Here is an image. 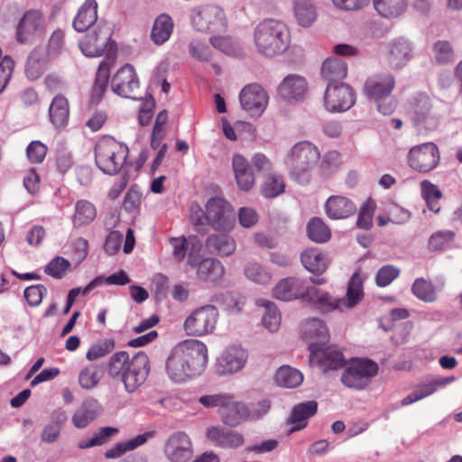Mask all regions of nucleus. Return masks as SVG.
<instances>
[{
  "label": "nucleus",
  "mask_w": 462,
  "mask_h": 462,
  "mask_svg": "<svg viewBox=\"0 0 462 462\" xmlns=\"http://www.w3.org/2000/svg\"><path fill=\"white\" fill-rule=\"evenodd\" d=\"M130 282V278L127 273L124 270H120L119 272L113 273L107 277L98 276L92 280L83 291V294H88L94 288L100 286L104 283L109 285H125Z\"/></svg>",
  "instance_id": "obj_51"
},
{
  "label": "nucleus",
  "mask_w": 462,
  "mask_h": 462,
  "mask_svg": "<svg viewBox=\"0 0 462 462\" xmlns=\"http://www.w3.org/2000/svg\"><path fill=\"white\" fill-rule=\"evenodd\" d=\"M378 373V365L369 359L353 360L345 369L341 382L348 388L363 390Z\"/></svg>",
  "instance_id": "obj_8"
},
{
  "label": "nucleus",
  "mask_w": 462,
  "mask_h": 462,
  "mask_svg": "<svg viewBox=\"0 0 462 462\" xmlns=\"http://www.w3.org/2000/svg\"><path fill=\"white\" fill-rule=\"evenodd\" d=\"M225 275V267L216 258H208L200 270H197V277L203 282L219 284Z\"/></svg>",
  "instance_id": "obj_37"
},
{
  "label": "nucleus",
  "mask_w": 462,
  "mask_h": 462,
  "mask_svg": "<svg viewBox=\"0 0 462 462\" xmlns=\"http://www.w3.org/2000/svg\"><path fill=\"white\" fill-rule=\"evenodd\" d=\"M113 32L110 25L99 21L79 42V48L87 57H98L105 51Z\"/></svg>",
  "instance_id": "obj_11"
},
{
  "label": "nucleus",
  "mask_w": 462,
  "mask_h": 462,
  "mask_svg": "<svg viewBox=\"0 0 462 462\" xmlns=\"http://www.w3.org/2000/svg\"><path fill=\"white\" fill-rule=\"evenodd\" d=\"M54 414L57 416L56 421L47 424L42 431L41 438L43 442L53 443L60 434L61 423L65 421L66 416L63 411H56Z\"/></svg>",
  "instance_id": "obj_56"
},
{
  "label": "nucleus",
  "mask_w": 462,
  "mask_h": 462,
  "mask_svg": "<svg viewBox=\"0 0 462 462\" xmlns=\"http://www.w3.org/2000/svg\"><path fill=\"white\" fill-rule=\"evenodd\" d=\"M206 436L211 443L222 448L237 449L245 444V437L241 432L221 426L208 427Z\"/></svg>",
  "instance_id": "obj_21"
},
{
  "label": "nucleus",
  "mask_w": 462,
  "mask_h": 462,
  "mask_svg": "<svg viewBox=\"0 0 462 462\" xmlns=\"http://www.w3.org/2000/svg\"><path fill=\"white\" fill-rule=\"evenodd\" d=\"M310 287L306 281L297 277H287L282 279L273 289V296L281 300H292L305 299Z\"/></svg>",
  "instance_id": "obj_20"
},
{
  "label": "nucleus",
  "mask_w": 462,
  "mask_h": 462,
  "mask_svg": "<svg viewBox=\"0 0 462 462\" xmlns=\"http://www.w3.org/2000/svg\"><path fill=\"white\" fill-rule=\"evenodd\" d=\"M309 350L310 363L317 365L323 372L337 370L346 364L343 354L335 346L323 347V346H318L317 343H310Z\"/></svg>",
  "instance_id": "obj_14"
},
{
  "label": "nucleus",
  "mask_w": 462,
  "mask_h": 462,
  "mask_svg": "<svg viewBox=\"0 0 462 462\" xmlns=\"http://www.w3.org/2000/svg\"><path fill=\"white\" fill-rule=\"evenodd\" d=\"M47 293V288L42 284L28 286L23 292L24 299L31 307L39 306Z\"/></svg>",
  "instance_id": "obj_64"
},
{
  "label": "nucleus",
  "mask_w": 462,
  "mask_h": 462,
  "mask_svg": "<svg viewBox=\"0 0 462 462\" xmlns=\"http://www.w3.org/2000/svg\"><path fill=\"white\" fill-rule=\"evenodd\" d=\"M306 231L308 238L316 244L327 243L332 236L328 225L319 217H313L309 220Z\"/></svg>",
  "instance_id": "obj_38"
},
{
  "label": "nucleus",
  "mask_w": 462,
  "mask_h": 462,
  "mask_svg": "<svg viewBox=\"0 0 462 462\" xmlns=\"http://www.w3.org/2000/svg\"><path fill=\"white\" fill-rule=\"evenodd\" d=\"M206 246L220 256L232 255L236 249V240L226 234H213L208 236Z\"/></svg>",
  "instance_id": "obj_34"
},
{
  "label": "nucleus",
  "mask_w": 462,
  "mask_h": 462,
  "mask_svg": "<svg viewBox=\"0 0 462 462\" xmlns=\"http://www.w3.org/2000/svg\"><path fill=\"white\" fill-rule=\"evenodd\" d=\"M193 27L202 32H223L227 27L224 10L216 5H207L193 9L190 14Z\"/></svg>",
  "instance_id": "obj_7"
},
{
  "label": "nucleus",
  "mask_w": 462,
  "mask_h": 462,
  "mask_svg": "<svg viewBox=\"0 0 462 462\" xmlns=\"http://www.w3.org/2000/svg\"><path fill=\"white\" fill-rule=\"evenodd\" d=\"M231 394L226 393H218L214 394H205L200 396L198 399L199 404H201L204 408L213 409L218 408V412L220 413L221 410L227 403V399Z\"/></svg>",
  "instance_id": "obj_59"
},
{
  "label": "nucleus",
  "mask_w": 462,
  "mask_h": 462,
  "mask_svg": "<svg viewBox=\"0 0 462 462\" xmlns=\"http://www.w3.org/2000/svg\"><path fill=\"white\" fill-rule=\"evenodd\" d=\"M110 78V64L106 60L100 62L91 93V102L97 104L103 97Z\"/></svg>",
  "instance_id": "obj_42"
},
{
  "label": "nucleus",
  "mask_w": 462,
  "mask_h": 462,
  "mask_svg": "<svg viewBox=\"0 0 462 462\" xmlns=\"http://www.w3.org/2000/svg\"><path fill=\"white\" fill-rule=\"evenodd\" d=\"M232 167L236 181L240 189L250 190L255 184V177L249 162L241 154H235L232 158Z\"/></svg>",
  "instance_id": "obj_26"
},
{
  "label": "nucleus",
  "mask_w": 462,
  "mask_h": 462,
  "mask_svg": "<svg viewBox=\"0 0 462 462\" xmlns=\"http://www.w3.org/2000/svg\"><path fill=\"white\" fill-rule=\"evenodd\" d=\"M317 410L318 403L315 401H309L296 405L291 411L290 421L291 423L300 424L294 427L292 430H300L303 429L306 426V422H301L316 414Z\"/></svg>",
  "instance_id": "obj_45"
},
{
  "label": "nucleus",
  "mask_w": 462,
  "mask_h": 462,
  "mask_svg": "<svg viewBox=\"0 0 462 462\" xmlns=\"http://www.w3.org/2000/svg\"><path fill=\"white\" fill-rule=\"evenodd\" d=\"M395 88V78L390 72H381L369 77L364 85L363 92L375 104L379 113L392 115L397 107V100L392 96Z\"/></svg>",
  "instance_id": "obj_4"
},
{
  "label": "nucleus",
  "mask_w": 462,
  "mask_h": 462,
  "mask_svg": "<svg viewBox=\"0 0 462 462\" xmlns=\"http://www.w3.org/2000/svg\"><path fill=\"white\" fill-rule=\"evenodd\" d=\"M306 300L324 314L334 310L343 311L339 298H336L328 291L316 287H310Z\"/></svg>",
  "instance_id": "obj_25"
},
{
  "label": "nucleus",
  "mask_w": 462,
  "mask_h": 462,
  "mask_svg": "<svg viewBox=\"0 0 462 462\" xmlns=\"http://www.w3.org/2000/svg\"><path fill=\"white\" fill-rule=\"evenodd\" d=\"M275 382L278 385L287 388H295L303 381L302 374L289 365L281 366L275 374Z\"/></svg>",
  "instance_id": "obj_47"
},
{
  "label": "nucleus",
  "mask_w": 462,
  "mask_h": 462,
  "mask_svg": "<svg viewBox=\"0 0 462 462\" xmlns=\"http://www.w3.org/2000/svg\"><path fill=\"white\" fill-rule=\"evenodd\" d=\"M410 106L413 113L416 125L425 130H434L438 125V118L431 112L430 98L426 94H418L411 98Z\"/></svg>",
  "instance_id": "obj_19"
},
{
  "label": "nucleus",
  "mask_w": 462,
  "mask_h": 462,
  "mask_svg": "<svg viewBox=\"0 0 462 462\" xmlns=\"http://www.w3.org/2000/svg\"><path fill=\"white\" fill-rule=\"evenodd\" d=\"M325 213L333 220H341L350 217L356 212V205L352 199L341 195H332L326 200Z\"/></svg>",
  "instance_id": "obj_23"
},
{
  "label": "nucleus",
  "mask_w": 462,
  "mask_h": 462,
  "mask_svg": "<svg viewBox=\"0 0 462 462\" xmlns=\"http://www.w3.org/2000/svg\"><path fill=\"white\" fill-rule=\"evenodd\" d=\"M421 197L426 201L428 208L434 213L440 210L439 200L442 198L441 190L428 180L420 182Z\"/></svg>",
  "instance_id": "obj_49"
},
{
  "label": "nucleus",
  "mask_w": 462,
  "mask_h": 462,
  "mask_svg": "<svg viewBox=\"0 0 462 462\" xmlns=\"http://www.w3.org/2000/svg\"><path fill=\"white\" fill-rule=\"evenodd\" d=\"M254 41L259 53L273 57L283 53L289 48L290 31L282 22L265 19L256 25Z\"/></svg>",
  "instance_id": "obj_2"
},
{
  "label": "nucleus",
  "mask_w": 462,
  "mask_h": 462,
  "mask_svg": "<svg viewBox=\"0 0 462 462\" xmlns=\"http://www.w3.org/2000/svg\"><path fill=\"white\" fill-rule=\"evenodd\" d=\"M307 89L308 86L305 79L296 74L287 76L278 88L280 96L287 100L302 98Z\"/></svg>",
  "instance_id": "obj_29"
},
{
  "label": "nucleus",
  "mask_w": 462,
  "mask_h": 462,
  "mask_svg": "<svg viewBox=\"0 0 462 462\" xmlns=\"http://www.w3.org/2000/svg\"><path fill=\"white\" fill-rule=\"evenodd\" d=\"M97 216V209L94 203L88 199H79L75 203L74 214L71 217L72 226L74 228L89 226Z\"/></svg>",
  "instance_id": "obj_30"
},
{
  "label": "nucleus",
  "mask_w": 462,
  "mask_h": 462,
  "mask_svg": "<svg viewBox=\"0 0 462 462\" xmlns=\"http://www.w3.org/2000/svg\"><path fill=\"white\" fill-rule=\"evenodd\" d=\"M219 313L214 305L208 304L195 309L185 319L183 328L187 335L204 337L216 329Z\"/></svg>",
  "instance_id": "obj_6"
},
{
  "label": "nucleus",
  "mask_w": 462,
  "mask_h": 462,
  "mask_svg": "<svg viewBox=\"0 0 462 462\" xmlns=\"http://www.w3.org/2000/svg\"><path fill=\"white\" fill-rule=\"evenodd\" d=\"M439 151L433 143H426L411 148L408 153V164L419 172H429L439 163Z\"/></svg>",
  "instance_id": "obj_12"
},
{
  "label": "nucleus",
  "mask_w": 462,
  "mask_h": 462,
  "mask_svg": "<svg viewBox=\"0 0 462 462\" xmlns=\"http://www.w3.org/2000/svg\"><path fill=\"white\" fill-rule=\"evenodd\" d=\"M45 28V19L42 12L29 10L22 17L16 37L21 43H26L40 36Z\"/></svg>",
  "instance_id": "obj_18"
},
{
  "label": "nucleus",
  "mask_w": 462,
  "mask_h": 462,
  "mask_svg": "<svg viewBox=\"0 0 462 462\" xmlns=\"http://www.w3.org/2000/svg\"><path fill=\"white\" fill-rule=\"evenodd\" d=\"M432 54L438 64H447L454 61L455 53L448 41H437L432 46Z\"/></svg>",
  "instance_id": "obj_55"
},
{
  "label": "nucleus",
  "mask_w": 462,
  "mask_h": 462,
  "mask_svg": "<svg viewBox=\"0 0 462 462\" xmlns=\"http://www.w3.org/2000/svg\"><path fill=\"white\" fill-rule=\"evenodd\" d=\"M300 262L306 270L313 273H322L328 268V259L318 248L303 250L300 254Z\"/></svg>",
  "instance_id": "obj_35"
},
{
  "label": "nucleus",
  "mask_w": 462,
  "mask_h": 462,
  "mask_svg": "<svg viewBox=\"0 0 462 462\" xmlns=\"http://www.w3.org/2000/svg\"><path fill=\"white\" fill-rule=\"evenodd\" d=\"M113 92L118 96L136 99V92L139 89V79L134 68L131 64L121 67L111 81Z\"/></svg>",
  "instance_id": "obj_15"
},
{
  "label": "nucleus",
  "mask_w": 462,
  "mask_h": 462,
  "mask_svg": "<svg viewBox=\"0 0 462 462\" xmlns=\"http://www.w3.org/2000/svg\"><path fill=\"white\" fill-rule=\"evenodd\" d=\"M456 234L451 230H439L429 238L427 249L431 253L443 252L450 249Z\"/></svg>",
  "instance_id": "obj_46"
},
{
  "label": "nucleus",
  "mask_w": 462,
  "mask_h": 462,
  "mask_svg": "<svg viewBox=\"0 0 462 462\" xmlns=\"http://www.w3.org/2000/svg\"><path fill=\"white\" fill-rule=\"evenodd\" d=\"M325 107L330 112H343L356 103V93L345 83H328L324 97Z\"/></svg>",
  "instance_id": "obj_13"
},
{
  "label": "nucleus",
  "mask_w": 462,
  "mask_h": 462,
  "mask_svg": "<svg viewBox=\"0 0 462 462\" xmlns=\"http://www.w3.org/2000/svg\"><path fill=\"white\" fill-rule=\"evenodd\" d=\"M103 377L102 367L97 364L84 366L79 374V384L82 389L91 390L98 385Z\"/></svg>",
  "instance_id": "obj_43"
},
{
  "label": "nucleus",
  "mask_w": 462,
  "mask_h": 462,
  "mask_svg": "<svg viewBox=\"0 0 462 462\" xmlns=\"http://www.w3.org/2000/svg\"><path fill=\"white\" fill-rule=\"evenodd\" d=\"M97 417V411L91 404L84 402L77 409L73 417L72 422L75 427L79 429L86 428Z\"/></svg>",
  "instance_id": "obj_57"
},
{
  "label": "nucleus",
  "mask_w": 462,
  "mask_h": 462,
  "mask_svg": "<svg viewBox=\"0 0 462 462\" xmlns=\"http://www.w3.org/2000/svg\"><path fill=\"white\" fill-rule=\"evenodd\" d=\"M219 416L225 425L234 428L248 419L250 411L244 402L235 401L230 395Z\"/></svg>",
  "instance_id": "obj_24"
},
{
  "label": "nucleus",
  "mask_w": 462,
  "mask_h": 462,
  "mask_svg": "<svg viewBox=\"0 0 462 462\" xmlns=\"http://www.w3.org/2000/svg\"><path fill=\"white\" fill-rule=\"evenodd\" d=\"M302 338L310 343L324 346L328 342L329 332L324 321L319 319H307L301 326Z\"/></svg>",
  "instance_id": "obj_28"
},
{
  "label": "nucleus",
  "mask_w": 462,
  "mask_h": 462,
  "mask_svg": "<svg viewBox=\"0 0 462 462\" xmlns=\"http://www.w3.org/2000/svg\"><path fill=\"white\" fill-rule=\"evenodd\" d=\"M116 347L115 340L112 338H103L92 344L86 353V358L90 361H96L106 356L113 352Z\"/></svg>",
  "instance_id": "obj_52"
},
{
  "label": "nucleus",
  "mask_w": 462,
  "mask_h": 462,
  "mask_svg": "<svg viewBox=\"0 0 462 462\" xmlns=\"http://www.w3.org/2000/svg\"><path fill=\"white\" fill-rule=\"evenodd\" d=\"M117 429L112 427H104L95 432L91 438L81 439L79 442V448L86 449L96 446H101L107 442L112 435L117 432Z\"/></svg>",
  "instance_id": "obj_53"
},
{
  "label": "nucleus",
  "mask_w": 462,
  "mask_h": 462,
  "mask_svg": "<svg viewBox=\"0 0 462 462\" xmlns=\"http://www.w3.org/2000/svg\"><path fill=\"white\" fill-rule=\"evenodd\" d=\"M64 42V32L61 30H56L51 34L48 47L46 50V58H42L43 61H48L50 59L56 57L60 53Z\"/></svg>",
  "instance_id": "obj_63"
},
{
  "label": "nucleus",
  "mask_w": 462,
  "mask_h": 462,
  "mask_svg": "<svg viewBox=\"0 0 462 462\" xmlns=\"http://www.w3.org/2000/svg\"><path fill=\"white\" fill-rule=\"evenodd\" d=\"M245 351L238 346L226 347L217 360V371L219 374H229L238 372L246 361Z\"/></svg>",
  "instance_id": "obj_22"
},
{
  "label": "nucleus",
  "mask_w": 462,
  "mask_h": 462,
  "mask_svg": "<svg viewBox=\"0 0 462 462\" xmlns=\"http://www.w3.org/2000/svg\"><path fill=\"white\" fill-rule=\"evenodd\" d=\"M320 159L319 148L310 141L295 143L285 157V163L290 168V178L305 186L310 183L312 171Z\"/></svg>",
  "instance_id": "obj_3"
},
{
  "label": "nucleus",
  "mask_w": 462,
  "mask_h": 462,
  "mask_svg": "<svg viewBox=\"0 0 462 462\" xmlns=\"http://www.w3.org/2000/svg\"><path fill=\"white\" fill-rule=\"evenodd\" d=\"M205 217L213 229L229 232L236 223V215L232 206L226 199L215 197L206 204Z\"/></svg>",
  "instance_id": "obj_9"
},
{
  "label": "nucleus",
  "mask_w": 462,
  "mask_h": 462,
  "mask_svg": "<svg viewBox=\"0 0 462 462\" xmlns=\"http://www.w3.org/2000/svg\"><path fill=\"white\" fill-rule=\"evenodd\" d=\"M244 272L249 280L256 283L266 284L272 279L271 274L257 263H248Z\"/></svg>",
  "instance_id": "obj_58"
},
{
  "label": "nucleus",
  "mask_w": 462,
  "mask_h": 462,
  "mask_svg": "<svg viewBox=\"0 0 462 462\" xmlns=\"http://www.w3.org/2000/svg\"><path fill=\"white\" fill-rule=\"evenodd\" d=\"M151 372L150 359L143 351L132 356L131 362L121 379L125 392L135 393L146 382Z\"/></svg>",
  "instance_id": "obj_10"
},
{
  "label": "nucleus",
  "mask_w": 462,
  "mask_h": 462,
  "mask_svg": "<svg viewBox=\"0 0 462 462\" xmlns=\"http://www.w3.org/2000/svg\"><path fill=\"white\" fill-rule=\"evenodd\" d=\"M49 115L51 124L57 129H63L68 125L69 120V103L62 95H57L52 99Z\"/></svg>",
  "instance_id": "obj_33"
},
{
  "label": "nucleus",
  "mask_w": 462,
  "mask_h": 462,
  "mask_svg": "<svg viewBox=\"0 0 462 462\" xmlns=\"http://www.w3.org/2000/svg\"><path fill=\"white\" fill-rule=\"evenodd\" d=\"M374 209L375 203L371 199L362 205L356 221L359 228L369 229L372 226Z\"/></svg>",
  "instance_id": "obj_61"
},
{
  "label": "nucleus",
  "mask_w": 462,
  "mask_h": 462,
  "mask_svg": "<svg viewBox=\"0 0 462 462\" xmlns=\"http://www.w3.org/2000/svg\"><path fill=\"white\" fill-rule=\"evenodd\" d=\"M411 291L418 299L425 302H433L437 300L432 283L423 278H418L414 281Z\"/></svg>",
  "instance_id": "obj_54"
},
{
  "label": "nucleus",
  "mask_w": 462,
  "mask_h": 462,
  "mask_svg": "<svg viewBox=\"0 0 462 462\" xmlns=\"http://www.w3.org/2000/svg\"><path fill=\"white\" fill-rule=\"evenodd\" d=\"M347 75L346 63L339 59H327L321 67V76L328 83L340 84Z\"/></svg>",
  "instance_id": "obj_36"
},
{
  "label": "nucleus",
  "mask_w": 462,
  "mask_h": 462,
  "mask_svg": "<svg viewBox=\"0 0 462 462\" xmlns=\"http://www.w3.org/2000/svg\"><path fill=\"white\" fill-rule=\"evenodd\" d=\"M259 304L264 307L265 311L263 315V325L271 332H276L281 325V314L274 303L266 300H259Z\"/></svg>",
  "instance_id": "obj_50"
},
{
  "label": "nucleus",
  "mask_w": 462,
  "mask_h": 462,
  "mask_svg": "<svg viewBox=\"0 0 462 462\" xmlns=\"http://www.w3.org/2000/svg\"><path fill=\"white\" fill-rule=\"evenodd\" d=\"M69 266L70 263L68 260L56 256L45 266L44 272L53 278L61 279L66 274Z\"/></svg>",
  "instance_id": "obj_60"
},
{
  "label": "nucleus",
  "mask_w": 462,
  "mask_h": 462,
  "mask_svg": "<svg viewBox=\"0 0 462 462\" xmlns=\"http://www.w3.org/2000/svg\"><path fill=\"white\" fill-rule=\"evenodd\" d=\"M400 275V269L392 264H386L381 267L375 276L376 285L386 287L391 284Z\"/></svg>",
  "instance_id": "obj_62"
},
{
  "label": "nucleus",
  "mask_w": 462,
  "mask_h": 462,
  "mask_svg": "<svg viewBox=\"0 0 462 462\" xmlns=\"http://www.w3.org/2000/svg\"><path fill=\"white\" fill-rule=\"evenodd\" d=\"M128 147L112 137L101 138L95 146V161L105 173L116 174L125 164Z\"/></svg>",
  "instance_id": "obj_5"
},
{
  "label": "nucleus",
  "mask_w": 462,
  "mask_h": 462,
  "mask_svg": "<svg viewBox=\"0 0 462 462\" xmlns=\"http://www.w3.org/2000/svg\"><path fill=\"white\" fill-rule=\"evenodd\" d=\"M164 454L171 462L189 461L193 456L189 436L183 431L172 433L165 443Z\"/></svg>",
  "instance_id": "obj_17"
},
{
  "label": "nucleus",
  "mask_w": 462,
  "mask_h": 462,
  "mask_svg": "<svg viewBox=\"0 0 462 462\" xmlns=\"http://www.w3.org/2000/svg\"><path fill=\"white\" fill-rule=\"evenodd\" d=\"M131 358L128 352L124 350L114 353L109 357L106 365L108 376L121 381L131 362Z\"/></svg>",
  "instance_id": "obj_39"
},
{
  "label": "nucleus",
  "mask_w": 462,
  "mask_h": 462,
  "mask_svg": "<svg viewBox=\"0 0 462 462\" xmlns=\"http://www.w3.org/2000/svg\"><path fill=\"white\" fill-rule=\"evenodd\" d=\"M173 23L168 14H161L154 22L151 37L156 44L164 43L171 36Z\"/></svg>",
  "instance_id": "obj_48"
},
{
  "label": "nucleus",
  "mask_w": 462,
  "mask_h": 462,
  "mask_svg": "<svg viewBox=\"0 0 462 462\" xmlns=\"http://www.w3.org/2000/svg\"><path fill=\"white\" fill-rule=\"evenodd\" d=\"M208 347L198 339L180 342L166 361V371L175 383H183L200 375L208 364Z\"/></svg>",
  "instance_id": "obj_1"
},
{
  "label": "nucleus",
  "mask_w": 462,
  "mask_h": 462,
  "mask_svg": "<svg viewBox=\"0 0 462 462\" xmlns=\"http://www.w3.org/2000/svg\"><path fill=\"white\" fill-rule=\"evenodd\" d=\"M239 100L244 110L252 116H260L268 105L269 97L262 86L253 83L242 88Z\"/></svg>",
  "instance_id": "obj_16"
},
{
  "label": "nucleus",
  "mask_w": 462,
  "mask_h": 462,
  "mask_svg": "<svg viewBox=\"0 0 462 462\" xmlns=\"http://www.w3.org/2000/svg\"><path fill=\"white\" fill-rule=\"evenodd\" d=\"M261 194L266 199H273L285 191L284 178L276 173L264 177L260 186Z\"/></svg>",
  "instance_id": "obj_44"
},
{
  "label": "nucleus",
  "mask_w": 462,
  "mask_h": 462,
  "mask_svg": "<svg viewBox=\"0 0 462 462\" xmlns=\"http://www.w3.org/2000/svg\"><path fill=\"white\" fill-rule=\"evenodd\" d=\"M293 14L300 26L309 27L317 19V9L311 0H294Z\"/></svg>",
  "instance_id": "obj_40"
},
{
  "label": "nucleus",
  "mask_w": 462,
  "mask_h": 462,
  "mask_svg": "<svg viewBox=\"0 0 462 462\" xmlns=\"http://www.w3.org/2000/svg\"><path fill=\"white\" fill-rule=\"evenodd\" d=\"M376 12L385 18H397L405 13L408 0H373Z\"/></svg>",
  "instance_id": "obj_41"
},
{
  "label": "nucleus",
  "mask_w": 462,
  "mask_h": 462,
  "mask_svg": "<svg viewBox=\"0 0 462 462\" xmlns=\"http://www.w3.org/2000/svg\"><path fill=\"white\" fill-rule=\"evenodd\" d=\"M97 23V4L96 0H86L74 18V28L78 32H85L91 26L94 27Z\"/></svg>",
  "instance_id": "obj_31"
},
{
  "label": "nucleus",
  "mask_w": 462,
  "mask_h": 462,
  "mask_svg": "<svg viewBox=\"0 0 462 462\" xmlns=\"http://www.w3.org/2000/svg\"><path fill=\"white\" fill-rule=\"evenodd\" d=\"M364 298L363 279L358 272L353 273L347 285L346 296L339 298L342 310L355 308Z\"/></svg>",
  "instance_id": "obj_32"
},
{
  "label": "nucleus",
  "mask_w": 462,
  "mask_h": 462,
  "mask_svg": "<svg viewBox=\"0 0 462 462\" xmlns=\"http://www.w3.org/2000/svg\"><path fill=\"white\" fill-rule=\"evenodd\" d=\"M412 57L411 44L403 40L398 39L390 43L386 53V60L390 67L398 69L404 66Z\"/></svg>",
  "instance_id": "obj_27"
}]
</instances>
